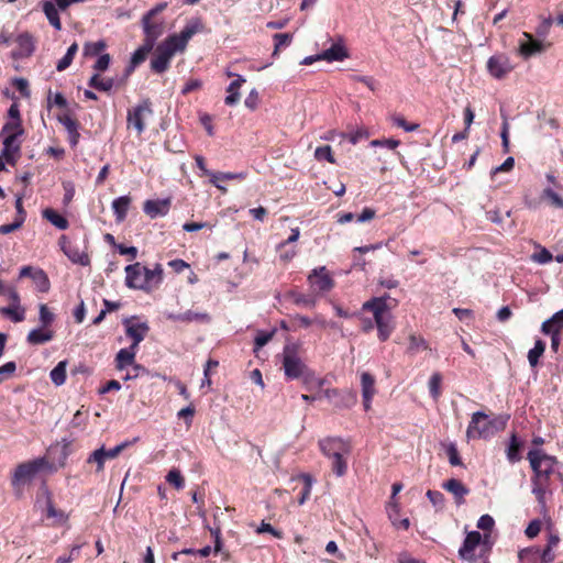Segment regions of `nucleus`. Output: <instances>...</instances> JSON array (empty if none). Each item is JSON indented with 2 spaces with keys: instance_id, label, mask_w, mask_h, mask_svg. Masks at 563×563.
<instances>
[{
  "instance_id": "nucleus-51",
  "label": "nucleus",
  "mask_w": 563,
  "mask_h": 563,
  "mask_svg": "<svg viewBox=\"0 0 563 563\" xmlns=\"http://www.w3.org/2000/svg\"><path fill=\"white\" fill-rule=\"evenodd\" d=\"M429 344L428 342L420 335L410 334L409 336V345H408V352L411 354H415L419 352L420 350H428Z\"/></svg>"
},
{
  "instance_id": "nucleus-26",
  "label": "nucleus",
  "mask_w": 563,
  "mask_h": 563,
  "mask_svg": "<svg viewBox=\"0 0 563 563\" xmlns=\"http://www.w3.org/2000/svg\"><path fill=\"white\" fill-rule=\"evenodd\" d=\"M63 251L65 255L75 264H79L81 266H88L90 264L89 255L80 251L78 246L73 244H67L63 246Z\"/></svg>"
},
{
  "instance_id": "nucleus-47",
  "label": "nucleus",
  "mask_w": 563,
  "mask_h": 563,
  "mask_svg": "<svg viewBox=\"0 0 563 563\" xmlns=\"http://www.w3.org/2000/svg\"><path fill=\"white\" fill-rule=\"evenodd\" d=\"M33 283L35 288L41 292H48L51 288V282L48 279L47 274L42 269L37 268V272L33 276Z\"/></svg>"
},
{
  "instance_id": "nucleus-54",
  "label": "nucleus",
  "mask_w": 563,
  "mask_h": 563,
  "mask_svg": "<svg viewBox=\"0 0 563 563\" xmlns=\"http://www.w3.org/2000/svg\"><path fill=\"white\" fill-rule=\"evenodd\" d=\"M55 320V314L45 303L40 305V322L42 328L48 329Z\"/></svg>"
},
{
  "instance_id": "nucleus-40",
  "label": "nucleus",
  "mask_w": 563,
  "mask_h": 563,
  "mask_svg": "<svg viewBox=\"0 0 563 563\" xmlns=\"http://www.w3.org/2000/svg\"><path fill=\"white\" fill-rule=\"evenodd\" d=\"M89 87L99 91L109 92L114 86L113 78H102L99 74H95L89 82Z\"/></svg>"
},
{
  "instance_id": "nucleus-14",
  "label": "nucleus",
  "mask_w": 563,
  "mask_h": 563,
  "mask_svg": "<svg viewBox=\"0 0 563 563\" xmlns=\"http://www.w3.org/2000/svg\"><path fill=\"white\" fill-rule=\"evenodd\" d=\"M21 135L15 134H4L2 135L3 141V148H2V156L4 157L7 164L15 165L18 159L21 155V144L22 141L20 140Z\"/></svg>"
},
{
  "instance_id": "nucleus-34",
  "label": "nucleus",
  "mask_w": 563,
  "mask_h": 563,
  "mask_svg": "<svg viewBox=\"0 0 563 563\" xmlns=\"http://www.w3.org/2000/svg\"><path fill=\"white\" fill-rule=\"evenodd\" d=\"M375 383L376 379L371 373L363 372L361 374L362 398H374L377 393Z\"/></svg>"
},
{
  "instance_id": "nucleus-18",
  "label": "nucleus",
  "mask_w": 563,
  "mask_h": 563,
  "mask_svg": "<svg viewBox=\"0 0 563 563\" xmlns=\"http://www.w3.org/2000/svg\"><path fill=\"white\" fill-rule=\"evenodd\" d=\"M483 537L478 531H471L466 534L462 547L459 550V554L463 560L472 561L474 559V551L476 547L482 542Z\"/></svg>"
},
{
  "instance_id": "nucleus-59",
  "label": "nucleus",
  "mask_w": 563,
  "mask_h": 563,
  "mask_svg": "<svg viewBox=\"0 0 563 563\" xmlns=\"http://www.w3.org/2000/svg\"><path fill=\"white\" fill-rule=\"evenodd\" d=\"M300 478L303 481L305 486H303V488L301 490L300 498H299L298 503H299V505H302V504L306 503V500L310 496L312 481H311V476L308 475V474L300 475Z\"/></svg>"
},
{
  "instance_id": "nucleus-28",
  "label": "nucleus",
  "mask_w": 563,
  "mask_h": 563,
  "mask_svg": "<svg viewBox=\"0 0 563 563\" xmlns=\"http://www.w3.org/2000/svg\"><path fill=\"white\" fill-rule=\"evenodd\" d=\"M54 338V331L46 328L33 329L29 332L26 341L31 345H40L52 341Z\"/></svg>"
},
{
  "instance_id": "nucleus-33",
  "label": "nucleus",
  "mask_w": 563,
  "mask_h": 563,
  "mask_svg": "<svg viewBox=\"0 0 563 563\" xmlns=\"http://www.w3.org/2000/svg\"><path fill=\"white\" fill-rule=\"evenodd\" d=\"M175 321H181V322H200V323H208L211 320V317L207 312H196L192 310H188L184 313H179L177 316L170 317Z\"/></svg>"
},
{
  "instance_id": "nucleus-15",
  "label": "nucleus",
  "mask_w": 563,
  "mask_h": 563,
  "mask_svg": "<svg viewBox=\"0 0 563 563\" xmlns=\"http://www.w3.org/2000/svg\"><path fill=\"white\" fill-rule=\"evenodd\" d=\"M308 280L310 283V286L316 291L324 292L331 290L334 287V280L328 274L327 268L324 266L314 268L309 274Z\"/></svg>"
},
{
  "instance_id": "nucleus-37",
  "label": "nucleus",
  "mask_w": 563,
  "mask_h": 563,
  "mask_svg": "<svg viewBox=\"0 0 563 563\" xmlns=\"http://www.w3.org/2000/svg\"><path fill=\"white\" fill-rule=\"evenodd\" d=\"M521 442L518 440L517 434L514 432L510 435L509 445L506 450L507 459L510 463H517L521 460Z\"/></svg>"
},
{
  "instance_id": "nucleus-45",
  "label": "nucleus",
  "mask_w": 563,
  "mask_h": 563,
  "mask_svg": "<svg viewBox=\"0 0 563 563\" xmlns=\"http://www.w3.org/2000/svg\"><path fill=\"white\" fill-rule=\"evenodd\" d=\"M0 313L13 322H22L25 319V310L21 306H9L0 308Z\"/></svg>"
},
{
  "instance_id": "nucleus-13",
  "label": "nucleus",
  "mask_w": 563,
  "mask_h": 563,
  "mask_svg": "<svg viewBox=\"0 0 563 563\" xmlns=\"http://www.w3.org/2000/svg\"><path fill=\"white\" fill-rule=\"evenodd\" d=\"M16 47L12 51V57L22 59L30 57L36 47V40L30 32H22L14 38Z\"/></svg>"
},
{
  "instance_id": "nucleus-56",
  "label": "nucleus",
  "mask_w": 563,
  "mask_h": 563,
  "mask_svg": "<svg viewBox=\"0 0 563 563\" xmlns=\"http://www.w3.org/2000/svg\"><path fill=\"white\" fill-rule=\"evenodd\" d=\"M106 46L107 45L103 41L86 43L84 46V54L85 56H97L106 48Z\"/></svg>"
},
{
  "instance_id": "nucleus-27",
  "label": "nucleus",
  "mask_w": 563,
  "mask_h": 563,
  "mask_svg": "<svg viewBox=\"0 0 563 563\" xmlns=\"http://www.w3.org/2000/svg\"><path fill=\"white\" fill-rule=\"evenodd\" d=\"M247 177L246 172L240 173H222L218 172L211 175L210 184L221 190L222 192H227V188L219 184L220 180H244Z\"/></svg>"
},
{
  "instance_id": "nucleus-52",
  "label": "nucleus",
  "mask_w": 563,
  "mask_h": 563,
  "mask_svg": "<svg viewBox=\"0 0 563 563\" xmlns=\"http://www.w3.org/2000/svg\"><path fill=\"white\" fill-rule=\"evenodd\" d=\"M88 464H96V471L102 472L104 468L106 457L103 456V446L95 450L86 461Z\"/></svg>"
},
{
  "instance_id": "nucleus-61",
  "label": "nucleus",
  "mask_w": 563,
  "mask_h": 563,
  "mask_svg": "<svg viewBox=\"0 0 563 563\" xmlns=\"http://www.w3.org/2000/svg\"><path fill=\"white\" fill-rule=\"evenodd\" d=\"M426 495L434 507L440 509L443 508L445 498L441 492L429 489Z\"/></svg>"
},
{
  "instance_id": "nucleus-4",
  "label": "nucleus",
  "mask_w": 563,
  "mask_h": 563,
  "mask_svg": "<svg viewBox=\"0 0 563 563\" xmlns=\"http://www.w3.org/2000/svg\"><path fill=\"white\" fill-rule=\"evenodd\" d=\"M42 471L55 473V463L49 462L47 457L42 456L18 464L11 475L12 488L15 492H20L24 485L31 483Z\"/></svg>"
},
{
  "instance_id": "nucleus-39",
  "label": "nucleus",
  "mask_w": 563,
  "mask_h": 563,
  "mask_svg": "<svg viewBox=\"0 0 563 563\" xmlns=\"http://www.w3.org/2000/svg\"><path fill=\"white\" fill-rule=\"evenodd\" d=\"M144 278L146 284L148 285V291L154 287L161 284L163 279V268L161 264H156L155 268L150 269L144 266Z\"/></svg>"
},
{
  "instance_id": "nucleus-41",
  "label": "nucleus",
  "mask_w": 563,
  "mask_h": 563,
  "mask_svg": "<svg viewBox=\"0 0 563 563\" xmlns=\"http://www.w3.org/2000/svg\"><path fill=\"white\" fill-rule=\"evenodd\" d=\"M300 378H301L302 384L305 385L306 389L309 391H313V390L318 391V389L322 388V386L324 385V382H325L323 378H317L314 375V372L311 371L310 368Z\"/></svg>"
},
{
  "instance_id": "nucleus-31",
  "label": "nucleus",
  "mask_w": 563,
  "mask_h": 563,
  "mask_svg": "<svg viewBox=\"0 0 563 563\" xmlns=\"http://www.w3.org/2000/svg\"><path fill=\"white\" fill-rule=\"evenodd\" d=\"M203 23L200 18L191 19L185 27L177 34L187 44L189 40L197 33L203 31Z\"/></svg>"
},
{
  "instance_id": "nucleus-25",
  "label": "nucleus",
  "mask_w": 563,
  "mask_h": 563,
  "mask_svg": "<svg viewBox=\"0 0 563 563\" xmlns=\"http://www.w3.org/2000/svg\"><path fill=\"white\" fill-rule=\"evenodd\" d=\"M137 349L133 346H129L125 349H121L114 358L115 368L119 371H122L135 362V355H136Z\"/></svg>"
},
{
  "instance_id": "nucleus-60",
  "label": "nucleus",
  "mask_w": 563,
  "mask_h": 563,
  "mask_svg": "<svg viewBox=\"0 0 563 563\" xmlns=\"http://www.w3.org/2000/svg\"><path fill=\"white\" fill-rule=\"evenodd\" d=\"M274 334H275L274 330L271 332L260 331L256 334L255 340H254L255 350H258V349L263 347L264 345H266L273 339Z\"/></svg>"
},
{
  "instance_id": "nucleus-1",
  "label": "nucleus",
  "mask_w": 563,
  "mask_h": 563,
  "mask_svg": "<svg viewBox=\"0 0 563 563\" xmlns=\"http://www.w3.org/2000/svg\"><path fill=\"white\" fill-rule=\"evenodd\" d=\"M527 459L533 475L531 477L532 493L541 506L545 505V494L551 492V477L555 474L558 460L542 450H530Z\"/></svg>"
},
{
  "instance_id": "nucleus-16",
  "label": "nucleus",
  "mask_w": 563,
  "mask_h": 563,
  "mask_svg": "<svg viewBox=\"0 0 563 563\" xmlns=\"http://www.w3.org/2000/svg\"><path fill=\"white\" fill-rule=\"evenodd\" d=\"M70 452V442L67 439H63L60 443L53 444L48 448L46 457L49 462L55 463L57 471L66 465Z\"/></svg>"
},
{
  "instance_id": "nucleus-57",
  "label": "nucleus",
  "mask_w": 563,
  "mask_h": 563,
  "mask_svg": "<svg viewBox=\"0 0 563 563\" xmlns=\"http://www.w3.org/2000/svg\"><path fill=\"white\" fill-rule=\"evenodd\" d=\"M166 481L175 486L176 489H181L185 485V479L180 473V471L173 468L168 472L166 476Z\"/></svg>"
},
{
  "instance_id": "nucleus-19",
  "label": "nucleus",
  "mask_w": 563,
  "mask_h": 563,
  "mask_svg": "<svg viewBox=\"0 0 563 563\" xmlns=\"http://www.w3.org/2000/svg\"><path fill=\"white\" fill-rule=\"evenodd\" d=\"M57 120L64 125L68 134V141L73 148H75L80 139L79 122L69 113H64L57 117Z\"/></svg>"
},
{
  "instance_id": "nucleus-64",
  "label": "nucleus",
  "mask_w": 563,
  "mask_h": 563,
  "mask_svg": "<svg viewBox=\"0 0 563 563\" xmlns=\"http://www.w3.org/2000/svg\"><path fill=\"white\" fill-rule=\"evenodd\" d=\"M495 526V520L489 515H483L479 517L477 521V528L483 530L484 532H489Z\"/></svg>"
},
{
  "instance_id": "nucleus-48",
  "label": "nucleus",
  "mask_w": 563,
  "mask_h": 563,
  "mask_svg": "<svg viewBox=\"0 0 563 563\" xmlns=\"http://www.w3.org/2000/svg\"><path fill=\"white\" fill-rule=\"evenodd\" d=\"M541 199L547 201L554 208L563 209V198L551 188L543 189L541 194Z\"/></svg>"
},
{
  "instance_id": "nucleus-21",
  "label": "nucleus",
  "mask_w": 563,
  "mask_h": 563,
  "mask_svg": "<svg viewBox=\"0 0 563 563\" xmlns=\"http://www.w3.org/2000/svg\"><path fill=\"white\" fill-rule=\"evenodd\" d=\"M523 36L527 38V42L520 44V53L525 57L542 53L550 46V43L544 44L542 41L534 38L530 33L525 32Z\"/></svg>"
},
{
  "instance_id": "nucleus-30",
  "label": "nucleus",
  "mask_w": 563,
  "mask_h": 563,
  "mask_svg": "<svg viewBox=\"0 0 563 563\" xmlns=\"http://www.w3.org/2000/svg\"><path fill=\"white\" fill-rule=\"evenodd\" d=\"M131 201L130 196H121L112 201L113 213L118 222L125 220Z\"/></svg>"
},
{
  "instance_id": "nucleus-55",
  "label": "nucleus",
  "mask_w": 563,
  "mask_h": 563,
  "mask_svg": "<svg viewBox=\"0 0 563 563\" xmlns=\"http://www.w3.org/2000/svg\"><path fill=\"white\" fill-rule=\"evenodd\" d=\"M314 157L318 161H327L331 164L335 163V158L330 145L318 146L314 151Z\"/></svg>"
},
{
  "instance_id": "nucleus-36",
  "label": "nucleus",
  "mask_w": 563,
  "mask_h": 563,
  "mask_svg": "<svg viewBox=\"0 0 563 563\" xmlns=\"http://www.w3.org/2000/svg\"><path fill=\"white\" fill-rule=\"evenodd\" d=\"M43 12L45 13L49 24L57 31L62 30V22L55 3L45 1L43 3Z\"/></svg>"
},
{
  "instance_id": "nucleus-23",
  "label": "nucleus",
  "mask_w": 563,
  "mask_h": 563,
  "mask_svg": "<svg viewBox=\"0 0 563 563\" xmlns=\"http://www.w3.org/2000/svg\"><path fill=\"white\" fill-rule=\"evenodd\" d=\"M228 77L234 76L233 73L228 71ZM235 79L229 85L227 88L228 96L224 99V103L227 106H235L240 100V88L246 81V79L241 75H235Z\"/></svg>"
},
{
  "instance_id": "nucleus-46",
  "label": "nucleus",
  "mask_w": 563,
  "mask_h": 563,
  "mask_svg": "<svg viewBox=\"0 0 563 563\" xmlns=\"http://www.w3.org/2000/svg\"><path fill=\"white\" fill-rule=\"evenodd\" d=\"M545 351V342L537 340L534 346L528 352V361L531 367H536L539 364L540 357Z\"/></svg>"
},
{
  "instance_id": "nucleus-42",
  "label": "nucleus",
  "mask_w": 563,
  "mask_h": 563,
  "mask_svg": "<svg viewBox=\"0 0 563 563\" xmlns=\"http://www.w3.org/2000/svg\"><path fill=\"white\" fill-rule=\"evenodd\" d=\"M520 563H542L540 548H527L519 552Z\"/></svg>"
},
{
  "instance_id": "nucleus-5",
  "label": "nucleus",
  "mask_w": 563,
  "mask_h": 563,
  "mask_svg": "<svg viewBox=\"0 0 563 563\" xmlns=\"http://www.w3.org/2000/svg\"><path fill=\"white\" fill-rule=\"evenodd\" d=\"M329 399L333 401V406L336 409H350L354 407L357 402V395L352 389H338V388H327L324 390L318 389V393L313 395L301 396L302 400L311 402L318 399Z\"/></svg>"
},
{
  "instance_id": "nucleus-7",
  "label": "nucleus",
  "mask_w": 563,
  "mask_h": 563,
  "mask_svg": "<svg viewBox=\"0 0 563 563\" xmlns=\"http://www.w3.org/2000/svg\"><path fill=\"white\" fill-rule=\"evenodd\" d=\"M153 114L152 101L143 99L135 107L128 110L126 124L128 129H134L136 135H142L146 128V120Z\"/></svg>"
},
{
  "instance_id": "nucleus-62",
  "label": "nucleus",
  "mask_w": 563,
  "mask_h": 563,
  "mask_svg": "<svg viewBox=\"0 0 563 563\" xmlns=\"http://www.w3.org/2000/svg\"><path fill=\"white\" fill-rule=\"evenodd\" d=\"M195 412H196V409L194 407V405H189L183 409H180L178 412H177V417L179 419H184L187 427H190L191 423H192V418L195 416Z\"/></svg>"
},
{
  "instance_id": "nucleus-11",
  "label": "nucleus",
  "mask_w": 563,
  "mask_h": 563,
  "mask_svg": "<svg viewBox=\"0 0 563 563\" xmlns=\"http://www.w3.org/2000/svg\"><path fill=\"white\" fill-rule=\"evenodd\" d=\"M514 69L510 59L505 54H496L487 60V71L495 79H504Z\"/></svg>"
},
{
  "instance_id": "nucleus-38",
  "label": "nucleus",
  "mask_w": 563,
  "mask_h": 563,
  "mask_svg": "<svg viewBox=\"0 0 563 563\" xmlns=\"http://www.w3.org/2000/svg\"><path fill=\"white\" fill-rule=\"evenodd\" d=\"M159 45H162L166 51H169L173 56L176 52H184L187 47V43L176 34L169 35Z\"/></svg>"
},
{
  "instance_id": "nucleus-32",
  "label": "nucleus",
  "mask_w": 563,
  "mask_h": 563,
  "mask_svg": "<svg viewBox=\"0 0 563 563\" xmlns=\"http://www.w3.org/2000/svg\"><path fill=\"white\" fill-rule=\"evenodd\" d=\"M153 47L154 46L150 45V43L143 42V44L131 56L130 65L128 67L129 74L146 59Z\"/></svg>"
},
{
  "instance_id": "nucleus-35",
  "label": "nucleus",
  "mask_w": 563,
  "mask_h": 563,
  "mask_svg": "<svg viewBox=\"0 0 563 563\" xmlns=\"http://www.w3.org/2000/svg\"><path fill=\"white\" fill-rule=\"evenodd\" d=\"M42 216L59 230H66L69 227L68 220L52 208L43 210Z\"/></svg>"
},
{
  "instance_id": "nucleus-63",
  "label": "nucleus",
  "mask_w": 563,
  "mask_h": 563,
  "mask_svg": "<svg viewBox=\"0 0 563 563\" xmlns=\"http://www.w3.org/2000/svg\"><path fill=\"white\" fill-rule=\"evenodd\" d=\"M532 260L539 264H548L553 260V256L545 247H540V252L532 254Z\"/></svg>"
},
{
  "instance_id": "nucleus-58",
  "label": "nucleus",
  "mask_w": 563,
  "mask_h": 563,
  "mask_svg": "<svg viewBox=\"0 0 563 563\" xmlns=\"http://www.w3.org/2000/svg\"><path fill=\"white\" fill-rule=\"evenodd\" d=\"M136 439H134L132 442L125 441L109 450H106L103 448V456L106 457V460L115 459L124 449H126L130 444L134 443Z\"/></svg>"
},
{
  "instance_id": "nucleus-29",
  "label": "nucleus",
  "mask_w": 563,
  "mask_h": 563,
  "mask_svg": "<svg viewBox=\"0 0 563 563\" xmlns=\"http://www.w3.org/2000/svg\"><path fill=\"white\" fill-rule=\"evenodd\" d=\"M347 56V52L343 45L333 44L330 48L323 51L321 55H318L317 58L324 59L327 62H341Z\"/></svg>"
},
{
  "instance_id": "nucleus-17",
  "label": "nucleus",
  "mask_w": 563,
  "mask_h": 563,
  "mask_svg": "<svg viewBox=\"0 0 563 563\" xmlns=\"http://www.w3.org/2000/svg\"><path fill=\"white\" fill-rule=\"evenodd\" d=\"M170 207H172L170 198L156 199V200L148 199L143 203V211L151 219H155L157 217L166 216L169 212Z\"/></svg>"
},
{
  "instance_id": "nucleus-10",
  "label": "nucleus",
  "mask_w": 563,
  "mask_h": 563,
  "mask_svg": "<svg viewBox=\"0 0 563 563\" xmlns=\"http://www.w3.org/2000/svg\"><path fill=\"white\" fill-rule=\"evenodd\" d=\"M125 327V334L132 340L131 346L139 349L140 343L145 339L150 331L146 322H139L136 317L126 318L123 320Z\"/></svg>"
},
{
  "instance_id": "nucleus-3",
  "label": "nucleus",
  "mask_w": 563,
  "mask_h": 563,
  "mask_svg": "<svg viewBox=\"0 0 563 563\" xmlns=\"http://www.w3.org/2000/svg\"><path fill=\"white\" fill-rule=\"evenodd\" d=\"M318 445L322 454L332 460L333 473L343 476L347 471L346 456L351 453L350 443L339 437H328L319 440Z\"/></svg>"
},
{
  "instance_id": "nucleus-2",
  "label": "nucleus",
  "mask_w": 563,
  "mask_h": 563,
  "mask_svg": "<svg viewBox=\"0 0 563 563\" xmlns=\"http://www.w3.org/2000/svg\"><path fill=\"white\" fill-rule=\"evenodd\" d=\"M388 299V296L374 297L365 301L362 306L364 311L373 313L375 327L377 328V335L382 342L387 341L395 329L393 316L389 311L390 307L387 302Z\"/></svg>"
},
{
  "instance_id": "nucleus-43",
  "label": "nucleus",
  "mask_w": 563,
  "mask_h": 563,
  "mask_svg": "<svg viewBox=\"0 0 563 563\" xmlns=\"http://www.w3.org/2000/svg\"><path fill=\"white\" fill-rule=\"evenodd\" d=\"M388 120L389 122L397 126V128H401L404 129L406 132H413V131H417L419 129V124L418 123H411V122H408L404 115H401L400 113H393L388 117Z\"/></svg>"
},
{
  "instance_id": "nucleus-9",
  "label": "nucleus",
  "mask_w": 563,
  "mask_h": 563,
  "mask_svg": "<svg viewBox=\"0 0 563 563\" xmlns=\"http://www.w3.org/2000/svg\"><path fill=\"white\" fill-rule=\"evenodd\" d=\"M493 421L482 411L474 412L468 423L466 435L470 439L487 438L492 434Z\"/></svg>"
},
{
  "instance_id": "nucleus-12",
  "label": "nucleus",
  "mask_w": 563,
  "mask_h": 563,
  "mask_svg": "<svg viewBox=\"0 0 563 563\" xmlns=\"http://www.w3.org/2000/svg\"><path fill=\"white\" fill-rule=\"evenodd\" d=\"M125 286L130 289L148 291V285L144 278V266L136 262L125 267Z\"/></svg>"
},
{
  "instance_id": "nucleus-44",
  "label": "nucleus",
  "mask_w": 563,
  "mask_h": 563,
  "mask_svg": "<svg viewBox=\"0 0 563 563\" xmlns=\"http://www.w3.org/2000/svg\"><path fill=\"white\" fill-rule=\"evenodd\" d=\"M67 361H60L49 373L52 382L56 386H62L66 382Z\"/></svg>"
},
{
  "instance_id": "nucleus-24",
  "label": "nucleus",
  "mask_w": 563,
  "mask_h": 563,
  "mask_svg": "<svg viewBox=\"0 0 563 563\" xmlns=\"http://www.w3.org/2000/svg\"><path fill=\"white\" fill-rule=\"evenodd\" d=\"M442 487L455 497L457 505L463 504L464 497L470 493V489L461 481L455 478L444 482Z\"/></svg>"
},
{
  "instance_id": "nucleus-8",
  "label": "nucleus",
  "mask_w": 563,
  "mask_h": 563,
  "mask_svg": "<svg viewBox=\"0 0 563 563\" xmlns=\"http://www.w3.org/2000/svg\"><path fill=\"white\" fill-rule=\"evenodd\" d=\"M41 495L44 498V507L42 511L45 519L49 520L48 526L58 527L67 523L69 515L63 509L56 507L53 494L45 484L41 487Z\"/></svg>"
},
{
  "instance_id": "nucleus-49",
  "label": "nucleus",
  "mask_w": 563,
  "mask_h": 563,
  "mask_svg": "<svg viewBox=\"0 0 563 563\" xmlns=\"http://www.w3.org/2000/svg\"><path fill=\"white\" fill-rule=\"evenodd\" d=\"M441 383L442 375L439 372L433 373L429 379V391L434 400H438L442 394Z\"/></svg>"
},
{
  "instance_id": "nucleus-53",
  "label": "nucleus",
  "mask_w": 563,
  "mask_h": 563,
  "mask_svg": "<svg viewBox=\"0 0 563 563\" xmlns=\"http://www.w3.org/2000/svg\"><path fill=\"white\" fill-rule=\"evenodd\" d=\"M275 48L274 55H276L282 48L290 45L292 35L289 33H276L273 36Z\"/></svg>"
},
{
  "instance_id": "nucleus-50",
  "label": "nucleus",
  "mask_w": 563,
  "mask_h": 563,
  "mask_svg": "<svg viewBox=\"0 0 563 563\" xmlns=\"http://www.w3.org/2000/svg\"><path fill=\"white\" fill-rule=\"evenodd\" d=\"M4 134L23 135L24 128L22 125V121L9 120L8 122H5L0 132V136Z\"/></svg>"
},
{
  "instance_id": "nucleus-22",
  "label": "nucleus",
  "mask_w": 563,
  "mask_h": 563,
  "mask_svg": "<svg viewBox=\"0 0 563 563\" xmlns=\"http://www.w3.org/2000/svg\"><path fill=\"white\" fill-rule=\"evenodd\" d=\"M142 24L145 34L144 42L154 46L156 40L163 33V24L161 22L153 21V19H147V16H143Z\"/></svg>"
},
{
  "instance_id": "nucleus-20",
  "label": "nucleus",
  "mask_w": 563,
  "mask_h": 563,
  "mask_svg": "<svg viewBox=\"0 0 563 563\" xmlns=\"http://www.w3.org/2000/svg\"><path fill=\"white\" fill-rule=\"evenodd\" d=\"M172 58L170 52L158 45L154 57L151 59V69L156 74L165 73L169 68Z\"/></svg>"
},
{
  "instance_id": "nucleus-6",
  "label": "nucleus",
  "mask_w": 563,
  "mask_h": 563,
  "mask_svg": "<svg viewBox=\"0 0 563 563\" xmlns=\"http://www.w3.org/2000/svg\"><path fill=\"white\" fill-rule=\"evenodd\" d=\"M283 368L287 379H298L309 369L299 356V346L297 344H287L284 347Z\"/></svg>"
}]
</instances>
